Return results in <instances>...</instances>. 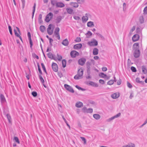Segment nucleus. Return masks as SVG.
<instances>
[{
    "instance_id": "obj_41",
    "label": "nucleus",
    "mask_w": 147,
    "mask_h": 147,
    "mask_svg": "<svg viewBox=\"0 0 147 147\" xmlns=\"http://www.w3.org/2000/svg\"><path fill=\"white\" fill-rule=\"evenodd\" d=\"M57 1L56 0H51V4L53 5H54L55 4L56 5Z\"/></svg>"
},
{
    "instance_id": "obj_34",
    "label": "nucleus",
    "mask_w": 147,
    "mask_h": 147,
    "mask_svg": "<svg viewBox=\"0 0 147 147\" xmlns=\"http://www.w3.org/2000/svg\"><path fill=\"white\" fill-rule=\"evenodd\" d=\"M99 76L100 77L102 78H104L107 76V75L103 73H101L99 74Z\"/></svg>"
},
{
    "instance_id": "obj_47",
    "label": "nucleus",
    "mask_w": 147,
    "mask_h": 147,
    "mask_svg": "<svg viewBox=\"0 0 147 147\" xmlns=\"http://www.w3.org/2000/svg\"><path fill=\"white\" fill-rule=\"evenodd\" d=\"M86 112L88 113H92L93 112V109L91 108L88 109L87 110Z\"/></svg>"
},
{
    "instance_id": "obj_1",
    "label": "nucleus",
    "mask_w": 147,
    "mask_h": 147,
    "mask_svg": "<svg viewBox=\"0 0 147 147\" xmlns=\"http://www.w3.org/2000/svg\"><path fill=\"white\" fill-rule=\"evenodd\" d=\"M83 74V70L82 69H79L78 71V74L75 75L74 78L76 80H78L81 78Z\"/></svg>"
},
{
    "instance_id": "obj_22",
    "label": "nucleus",
    "mask_w": 147,
    "mask_h": 147,
    "mask_svg": "<svg viewBox=\"0 0 147 147\" xmlns=\"http://www.w3.org/2000/svg\"><path fill=\"white\" fill-rule=\"evenodd\" d=\"M114 78L115 80H112L109 81L107 83V84L109 85H111L113 84L115 82H116V81L115 80V77H114Z\"/></svg>"
},
{
    "instance_id": "obj_53",
    "label": "nucleus",
    "mask_w": 147,
    "mask_h": 147,
    "mask_svg": "<svg viewBox=\"0 0 147 147\" xmlns=\"http://www.w3.org/2000/svg\"><path fill=\"white\" fill-rule=\"evenodd\" d=\"M78 3L82 4L84 1V0H76Z\"/></svg>"
},
{
    "instance_id": "obj_49",
    "label": "nucleus",
    "mask_w": 147,
    "mask_h": 147,
    "mask_svg": "<svg viewBox=\"0 0 147 147\" xmlns=\"http://www.w3.org/2000/svg\"><path fill=\"white\" fill-rule=\"evenodd\" d=\"M32 96L34 97H35L37 96V93L35 91L33 92H32Z\"/></svg>"
},
{
    "instance_id": "obj_23",
    "label": "nucleus",
    "mask_w": 147,
    "mask_h": 147,
    "mask_svg": "<svg viewBox=\"0 0 147 147\" xmlns=\"http://www.w3.org/2000/svg\"><path fill=\"white\" fill-rule=\"evenodd\" d=\"M62 17L61 16H59L57 17L56 20V23L57 24L59 23L61 21Z\"/></svg>"
},
{
    "instance_id": "obj_33",
    "label": "nucleus",
    "mask_w": 147,
    "mask_h": 147,
    "mask_svg": "<svg viewBox=\"0 0 147 147\" xmlns=\"http://www.w3.org/2000/svg\"><path fill=\"white\" fill-rule=\"evenodd\" d=\"M62 66L63 68L65 67L66 66V61L65 59H63L62 61Z\"/></svg>"
},
{
    "instance_id": "obj_54",
    "label": "nucleus",
    "mask_w": 147,
    "mask_h": 147,
    "mask_svg": "<svg viewBox=\"0 0 147 147\" xmlns=\"http://www.w3.org/2000/svg\"><path fill=\"white\" fill-rule=\"evenodd\" d=\"M55 37L57 38L58 40H60V36L59 34H56L55 35Z\"/></svg>"
},
{
    "instance_id": "obj_3",
    "label": "nucleus",
    "mask_w": 147,
    "mask_h": 147,
    "mask_svg": "<svg viewBox=\"0 0 147 147\" xmlns=\"http://www.w3.org/2000/svg\"><path fill=\"white\" fill-rule=\"evenodd\" d=\"M88 44L90 46H94L98 45V42L95 39H93L91 41L88 42Z\"/></svg>"
},
{
    "instance_id": "obj_13",
    "label": "nucleus",
    "mask_w": 147,
    "mask_h": 147,
    "mask_svg": "<svg viewBox=\"0 0 147 147\" xmlns=\"http://www.w3.org/2000/svg\"><path fill=\"white\" fill-rule=\"evenodd\" d=\"M140 55V51L139 50H136L134 53V56L136 58L138 57Z\"/></svg>"
},
{
    "instance_id": "obj_8",
    "label": "nucleus",
    "mask_w": 147,
    "mask_h": 147,
    "mask_svg": "<svg viewBox=\"0 0 147 147\" xmlns=\"http://www.w3.org/2000/svg\"><path fill=\"white\" fill-rule=\"evenodd\" d=\"M86 60V59L85 58H81L78 61V64L81 66H83L85 64Z\"/></svg>"
},
{
    "instance_id": "obj_42",
    "label": "nucleus",
    "mask_w": 147,
    "mask_h": 147,
    "mask_svg": "<svg viewBox=\"0 0 147 147\" xmlns=\"http://www.w3.org/2000/svg\"><path fill=\"white\" fill-rule=\"evenodd\" d=\"M39 79H40L41 82L42 83H44L45 82L43 78H42V76L41 75H39Z\"/></svg>"
},
{
    "instance_id": "obj_60",
    "label": "nucleus",
    "mask_w": 147,
    "mask_h": 147,
    "mask_svg": "<svg viewBox=\"0 0 147 147\" xmlns=\"http://www.w3.org/2000/svg\"><path fill=\"white\" fill-rule=\"evenodd\" d=\"M91 83L93 84V86H95V87H97L98 86V84L96 83L93 82H91Z\"/></svg>"
},
{
    "instance_id": "obj_12",
    "label": "nucleus",
    "mask_w": 147,
    "mask_h": 147,
    "mask_svg": "<svg viewBox=\"0 0 147 147\" xmlns=\"http://www.w3.org/2000/svg\"><path fill=\"white\" fill-rule=\"evenodd\" d=\"M140 36L138 34L134 35L132 38V39L135 42L138 40Z\"/></svg>"
},
{
    "instance_id": "obj_35",
    "label": "nucleus",
    "mask_w": 147,
    "mask_h": 147,
    "mask_svg": "<svg viewBox=\"0 0 147 147\" xmlns=\"http://www.w3.org/2000/svg\"><path fill=\"white\" fill-rule=\"evenodd\" d=\"M144 19L142 16H141L139 18V21L141 23H142L144 22Z\"/></svg>"
},
{
    "instance_id": "obj_48",
    "label": "nucleus",
    "mask_w": 147,
    "mask_h": 147,
    "mask_svg": "<svg viewBox=\"0 0 147 147\" xmlns=\"http://www.w3.org/2000/svg\"><path fill=\"white\" fill-rule=\"evenodd\" d=\"M86 67H90L91 65V63L89 61L87 62L86 63Z\"/></svg>"
},
{
    "instance_id": "obj_29",
    "label": "nucleus",
    "mask_w": 147,
    "mask_h": 147,
    "mask_svg": "<svg viewBox=\"0 0 147 147\" xmlns=\"http://www.w3.org/2000/svg\"><path fill=\"white\" fill-rule=\"evenodd\" d=\"M45 27L43 25L41 26L40 27V30L41 32H44L45 30Z\"/></svg>"
},
{
    "instance_id": "obj_58",
    "label": "nucleus",
    "mask_w": 147,
    "mask_h": 147,
    "mask_svg": "<svg viewBox=\"0 0 147 147\" xmlns=\"http://www.w3.org/2000/svg\"><path fill=\"white\" fill-rule=\"evenodd\" d=\"M76 87L79 90H84V89L83 88L79 86H78V85H76Z\"/></svg>"
},
{
    "instance_id": "obj_44",
    "label": "nucleus",
    "mask_w": 147,
    "mask_h": 147,
    "mask_svg": "<svg viewBox=\"0 0 147 147\" xmlns=\"http://www.w3.org/2000/svg\"><path fill=\"white\" fill-rule=\"evenodd\" d=\"M41 65L42 67V68L43 70L46 73H47L46 69H45V67L43 63H41Z\"/></svg>"
},
{
    "instance_id": "obj_61",
    "label": "nucleus",
    "mask_w": 147,
    "mask_h": 147,
    "mask_svg": "<svg viewBox=\"0 0 147 147\" xmlns=\"http://www.w3.org/2000/svg\"><path fill=\"white\" fill-rule=\"evenodd\" d=\"M121 80H118L117 82V84L118 85H120L121 84Z\"/></svg>"
},
{
    "instance_id": "obj_7",
    "label": "nucleus",
    "mask_w": 147,
    "mask_h": 147,
    "mask_svg": "<svg viewBox=\"0 0 147 147\" xmlns=\"http://www.w3.org/2000/svg\"><path fill=\"white\" fill-rule=\"evenodd\" d=\"M121 115V113H119L117 114L116 115L111 117V118L108 119H107V122H109L112 120H113L115 118H117L119 117Z\"/></svg>"
},
{
    "instance_id": "obj_17",
    "label": "nucleus",
    "mask_w": 147,
    "mask_h": 147,
    "mask_svg": "<svg viewBox=\"0 0 147 147\" xmlns=\"http://www.w3.org/2000/svg\"><path fill=\"white\" fill-rule=\"evenodd\" d=\"M48 57L50 59H53L54 60L55 59V56L52 53L50 52L47 54Z\"/></svg>"
},
{
    "instance_id": "obj_19",
    "label": "nucleus",
    "mask_w": 147,
    "mask_h": 147,
    "mask_svg": "<svg viewBox=\"0 0 147 147\" xmlns=\"http://www.w3.org/2000/svg\"><path fill=\"white\" fill-rule=\"evenodd\" d=\"M62 44L65 46H67L69 44L68 41L67 39H65L63 40Z\"/></svg>"
},
{
    "instance_id": "obj_43",
    "label": "nucleus",
    "mask_w": 147,
    "mask_h": 147,
    "mask_svg": "<svg viewBox=\"0 0 147 147\" xmlns=\"http://www.w3.org/2000/svg\"><path fill=\"white\" fill-rule=\"evenodd\" d=\"M131 69L132 71L135 72H136V68L133 66H132L131 68Z\"/></svg>"
},
{
    "instance_id": "obj_16",
    "label": "nucleus",
    "mask_w": 147,
    "mask_h": 147,
    "mask_svg": "<svg viewBox=\"0 0 147 147\" xmlns=\"http://www.w3.org/2000/svg\"><path fill=\"white\" fill-rule=\"evenodd\" d=\"M69 4L72 7L74 8H77L79 6L78 3L76 2H71Z\"/></svg>"
},
{
    "instance_id": "obj_51",
    "label": "nucleus",
    "mask_w": 147,
    "mask_h": 147,
    "mask_svg": "<svg viewBox=\"0 0 147 147\" xmlns=\"http://www.w3.org/2000/svg\"><path fill=\"white\" fill-rule=\"evenodd\" d=\"M133 46L136 47V49H138L139 47V44L138 43H136L134 44Z\"/></svg>"
},
{
    "instance_id": "obj_11",
    "label": "nucleus",
    "mask_w": 147,
    "mask_h": 147,
    "mask_svg": "<svg viewBox=\"0 0 147 147\" xmlns=\"http://www.w3.org/2000/svg\"><path fill=\"white\" fill-rule=\"evenodd\" d=\"M27 35L30 45V47L31 48L33 45V43L31 39V36L30 33L29 32H28Z\"/></svg>"
},
{
    "instance_id": "obj_21",
    "label": "nucleus",
    "mask_w": 147,
    "mask_h": 147,
    "mask_svg": "<svg viewBox=\"0 0 147 147\" xmlns=\"http://www.w3.org/2000/svg\"><path fill=\"white\" fill-rule=\"evenodd\" d=\"M75 106L77 107L80 108L83 106V104L82 102H79L76 103Z\"/></svg>"
},
{
    "instance_id": "obj_52",
    "label": "nucleus",
    "mask_w": 147,
    "mask_h": 147,
    "mask_svg": "<svg viewBox=\"0 0 147 147\" xmlns=\"http://www.w3.org/2000/svg\"><path fill=\"white\" fill-rule=\"evenodd\" d=\"M38 71H39V72L40 74H42V72L41 70L40 66L39 64L38 65Z\"/></svg>"
},
{
    "instance_id": "obj_59",
    "label": "nucleus",
    "mask_w": 147,
    "mask_h": 147,
    "mask_svg": "<svg viewBox=\"0 0 147 147\" xmlns=\"http://www.w3.org/2000/svg\"><path fill=\"white\" fill-rule=\"evenodd\" d=\"M81 138L82 139L83 141H84V144H86V141L85 138H84L83 137H81Z\"/></svg>"
},
{
    "instance_id": "obj_38",
    "label": "nucleus",
    "mask_w": 147,
    "mask_h": 147,
    "mask_svg": "<svg viewBox=\"0 0 147 147\" xmlns=\"http://www.w3.org/2000/svg\"><path fill=\"white\" fill-rule=\"evenodd\" d=\"M36 3H34V5L33 7V12H32V17L33 18L34 13V12L35 11V9L36 7Z\"/></svg>"
},
{
    "instance_id": "obj_31",
    "label": "nucleus",
    "mask_w": 147,
    "mask_h": 147,
    "mask_svg": "<svg viewBox=\"0 0 147 147\" xmlns=\"http://www.w3.org/2000/svg\"><path fill=\"white\" fill-rule=\"evenodd\" d=\"M6 116L9 123H11V117L10 115L9 114H7L6 115Z\"/></svg>"
},
{
    "instance_id": "obj_56",
    "label": "nucleus",
    "mask_w": 147,
    "mask_h": 147,
    "mask_svg": "<svg viewBox=\"0 0 147 147\" xmlns=\"http://www.w3.org/2000/svg\"><path fill=\"white\" fill-rule=\"evenodd\" d=\"M99 82L100 83L103 84L105 83V81L102 80L100 79L99 81Z\"/></svg>"
},
{
    "instance_id": "obj_55",
    "label": "nucleus",
    "mask_w": 147,
    "mask_h": 147,
    "mask_svg": "<svg viewBox=\"0 0 147 147\" xmlns=\"http://www.w3.org/2000/svg\"><path fill=\"white\" fill-rule=\"evenodd\" d=\"M127 86L129 88H132V86L130 83H129V82H127Z\"/></svg>"
},
{
    "instance_id": "obj_18",
    "label": "nucleus",
    "mask_w": 147,
    "mask_h": 147,
    "mask_svg": "<svg viewBox=\"0 0 147 147\" xmlns=\"http://www.w3.org/2000/svg\"><path fill=\"white\" fill-rule=\"evenodd\" d=\"M56 6L57 7H64L65 5L62 2H57L56 3Z\"/></svg>"
},
{
    "instance_id": "obj_46",
    "label": "nucleus",
    "mask_w": 147,
    "mask_h": 147,
    "mask_svg": "<svg viewBox=\"0 0 147 147\" xmlns=\"http://www.w3.org/2000/svg\"><path fill=\"white\" fill-rule=\"evenodd\" d=\"M57 56L58 57L57 59L59 61H61L62 58V57L61 55H59L58 54H57Z\"/></svg>"
},
{
    "instance_id": "obj_6",
    "label": "nucleus",
    "mask_w": 147,
    "mask_h": 147,
    "mask_svg": "<svg viewBox=\"0 0 147 147\" xmlns=\"http://www.w3.org/2000/svg\"><path fill=\"white\" fill-rule=\"evenodd\" d=\"M79 55V53L75 51H72L70 53V55L72 58H74Z\"/></svg>"
},
{
    "instance_id": "obj_24",
    "label": "nucleus",
    "mask_w": 147,
    "mask_h": 147,
    "mask_svg": "<svg viewBox=\"0 0 147 147\" xmlns=\"http://www.w3.org/2000/svg\"><path fill=\"white\" fill-rule=\"evenodd\" d=\"M66 11L68 13L71 14L73 13V10L71 8H67Z\"/></svg>"
},
{
    "instance_id": "obj_63",
    "label": "nucleus",
    "mask_w": 147,
    "mask_h": 147,
    "mask_svg": "<svg viewBox=\"0 0 147 147\" xmlns=\"http://www.w3.org/2000/svg\"><path fill=\"white\" fill-rule=\"evenodd\" d=\"M144 12L146 13H147V6L144 9Z\"/></svg>"
},
{
    "instance_id": "obj_10",
    "label": "nucleus",
    "mask_w": 147,
    "mask_h": 147,
    "mask_svg": "<svg viewBox=\"0 0 147 147\" xmlns=\"http://www.w3.org/2000/svg\"><path fill=\"white\" fill-rule=\"evenodd\" d=\"M52 67L54 71L57 72L58 71V67L56 63H53L52 65Z\"/></svg>"
},
{
    "instance_id": "obj_15",
    "label": "nucleus",
    "mask_w": 147,
    "mask_h": 147,
    "mask_svg": "<svg viewBox=\"0 0 147 147\" xmlns=\"http://www.w3.org/2000/svg\"><path fill=\"white\" fill-rule=\"evenodd\" d=\"M82 47V45L81 43L77 44L74 46V48L76 49H81Z\"/></svg>"
},
{
    "instance_id": "obj_26",
    "label": "nucleus",
    "mask_w": 147,
    "mask_h": 147,
    "mask_svg": "<svg viewBox=\"0 0 147 147\" xmlns=\"http://www.w3.org/2000/svg\"><path fill=\"white\" fill-rule=\"evenodd\" d=\"M142 69L143 73L145 74H146L147 73V70L146 68V67L145 66H142Z\"/></svg>"
},
{
    "instance_id": "obj_5",
    "label": "nucleus",
    "mask_w": 147,
    "mask_h": 147,
    "mask_svg": "<svg viewBox=\"0 0 147 147\" xmlns=\"http://www.w3.org/2000/svg\"><path fill=\"white\" fill-rule=\"evenodd\" d=\"M64 86L65 88L66 89L68 90V91L71 93L74 92V91L73 90V89L69 85L67 84H65L64 85Z\"/></svg>"
},
{
    "instance_id": "obj_9",
    "label": "nucleus",
    "mask_w": 147,
    "mask_h": 147,
    "mask_svg": "<svg viewBox=\"0 0 147 147\" xmlns=\"http://www.w3.org/2000/svg\"><path fill=\"white\" fill-rule=\"evenodd\" d=\"M89 16V14L86 13L85 14V16H83L82 18V20L83 22H86L88 20V16Z\"/></svg>"
},
{
    "instance_id": "obj_62",
    "label": "nucleus",
    "mask_w": 147,
    "mask_h": 147,
    "mask_svg": "<svg viewBox=\"0 0 147 147\" xmlns=\"http://www.w3.org/2000/svg\"><path fill=\"white\" fill-rule=\"evenodd\" d=\"M102 71H106L107 70V68L106 67H102Z\"/></svg>"
},
{
    "instance_id": "obj_20",
    "label": "nucleus",
    "mask_w": 147,
    "mask_h": 147,
    "mask_svg": "<svg viewBox=\"0 0 147 147\" xmlns=\"http://www.w3.org/2000/svg\"><path fill=\"white\" fill-rule=\"evenodd\" d=\"M119 96V94L115 93L112 94L111 95V97L113 99H116L118 98Z\"/></svg>"
},
{
    "instance_id": "obj_50",
    "label": "nucleus",
    "mask_w": 147,
    "mask_h": 147,
    "mask_svg": "<svg viewBox=\"0 0 147 147\" xmlns=\"http://www.w3.org/2000/svg\"><path fill=\"white\" fill-rule=\"evenodd\" d=\"M8 28L10 34L12 35V29L10 26H8Z\"/></svg>"
},
{
    "instance_id": "obj_57",
    "label": "nucleus",
    "mask_w": 147,
    "mask_h": 147,
    "mask_svg": "<svg viewBox=\"0 0 147 147\" xmlns=\"http://www.w3.org/2000/svg\"><path fill=\"white\" fill-rule=\"evenodd\" d=\"M74 18L76 20H79L80 19V18L79 16H74Z\"/></svg>"
},
{
    "instance_id": "obj_25",
    "label": "nucleus",
    "mask_w": 147,
    "mask_h": 147,
    "mask_svg": "<svg viewBox=\"0 0 147 147\" xmlns=\"http://www.w3.org/2000/svg\"><path fill=\"white\" fill-rule=\"evenodd\" d=\"M98 53V50L97 48H94L93 50V53L94 55H96Z\"/></svg>"
},
{
    "instance_id": "obj_30",
    "label": "nucleus",
    "mask_w": 147,
    "mask_h": 147,
    "mask_svg": "<svg viewBox=\"0 0 147 147\" xmlns=\"http://www.w3.org/2000/svg\"><path fill=\"white\" fill-rule=\"evenodd\" d=\"M87 26L88 27H91L92 26H94V24L93 22L90 21L88 22L87 24Z\"/></svg>"
},
{
    "instance_id": "obj_36",
    "label": "nucleus",
    "mask_w": 147,
    "mask_h": 147,
    "mask_svg": "<svg viewBox=\"0 0 147 147\" xmlns=\"http://www.w3.org/2000/svg\"><path fill=\"white\" fill-rule=\"evenodd\" d=\"M86 34L87 35V37L89 38L92 35V34L91 32L88 31Z\"/></svg>"
},
{
    "instance_id": "obj_32",
    "label": "nucleus",
    "mask_w": 147,
    "mask_h": 147,
    "mask_svg": "<svg viewBox=\"0 0 147 147\" xmlns=\"http://www.w3.org/2000/svg\"><path fill=\"white\" fill-rule=\"evenodd\" d=\"M127 147H135V145L134 143L130 142L126 145Z\"/></svg>"
},
{
    "instance_id": "obj_40",
    "label": "nucleus",
    "mask_w": 147,
    "mask_h": 147,
    "mask_svg": "<svg viewBox=\"0 0 147 147\" xmlns=\"http://www.w3.org/2000/svg\"><path fill=\"white\" fill-rule=\"evenodd\" d=\"M81 41V39L79 37H77L75 39V41L76 42H79Z\"/></svg>"
},
{
    "instance_id": "obj_37",
    "label": "nucleus",
    "mask_w": 147,
    "mask_h": 147,
    "mask_svg": "<svg viewBox=\"0 0 147 147\" xmlns=\"http://www.w3.org/2000/svg\"><path fill=\"white\" fill-rule=\"evenodd\" d=\"M14 140L18 144H20V141L19 140L18 138L16 136L14 137Z\"/></svg>"
},
{
    "instance_id": "obj_14",
    "label": "nucleus",
    "mask_w": 147,
    "mask_h": 147,
    "mask_svg": "<svg viewBox=\"0 0 147 147\" xmlns=\"http://www.w3.org/2000/svg\"><path fill=\"white\" fill-rule=\"evenodd\" d=\"M0 99L2 103H4L6 102V100L4 96L2 94L0 95Z\"/></svg>"
},
{
    "instance_id": "obj_39",
    "label": "nucleus",
    "mask_w": 147,
    "mask_h": 147,
    "mask_svg": "<svg viewBox=\"0 0 147 147\" xmlns=\"http://www.w3.org/2000/svg\"><path fill=\"white\" fill-rule=\"evenodd\" d=\"M140 79L138 78H137L136 79V82L140 84H142L143 82L141 81L140 80Z\"/></svg>"
},
{
    "instance_id": "obj_28",
    "label": "nucleus",
    "mask_w": 147,
    "mask_h": 147,
    "mask_svg": "<svg viewBox=\"0 0 147 147\" xmlns=\"http://www.w3.org/2000/svg\"><path fill=\"white\" fill-rule=\"evenodd\" d=\"M93 117L95 119L98 120L99 119L100 117V115L98 114H94L93 115Z\"/></svg>"
},
{
    "instance_id": "obj_4",
    "label": "nucleus",
    "mask_w": 147,
    "mask_h": 147,
    "mask_svg": "<svg viewBox=\"0 0 147 147\" xmlns=\"http://www.w3.org/2000/svg\"><path fill=\"white\" fill-rule=\"evenodd\" d=\"M53 25L52 24H50L48 26V27L47 28V32L48 34L49 35H52L53 31V28H52V27L53 26Z\"/></svg>"
},
{
    "instance_id": "obj_2",
    "label": "nucleus",
    "mask_w": 147,
    "mask_h": 147,
    "mask_svg": "<svg viewBox=\"0 0 147 147\" xmlns=\"http://www.w3.org/2000/svg\"><path fill=\"white\" fill-rule=\"evenodd\" d=\"M53 16V14L52 13H49L46 16L45 21L47 22H49L52 19Z\"/></svg>"
},
{
    "instance_id": "obj_45",
    "label": "nucleus",
    "mask_w": 147,
    "mask_h": 147,
    "mask_svg": "<svg viewBox=\"0 0 147 147\" xmlns=\"http://www.w3.org/2000/svg\"><path fill=\"white\" fill-rule=\"evenodd\" d=\"M62 118H63L64 121L65 122V123H66V124H67V125L69 127V128H70V125L68 124L67 121H66V119L64 118V117L63 116H62Z\"/></svg>"
},
{
    "instance_id": "obj_64",
    "label": "nucleus",
    "mask_w": 147,
    "mask_h": 147,
    "mask_svg": "<svg viewBox=\"0 0 147 147\" xmlns=\"http://www.w3.org/2000/svg\"><path fill=\"white\" fill-rule=\"evenodd\" d=\"M14 31L15 34V35L16 36H18V35L19 34L18 33V32L15 29L14 30Z\"/></svg>"
},
{
    "instance_id": "obj_27",
    "label": "nucleus",
    "mask_w": 147,
    "mask_h": 147,
    "mask_svg": "<svg viewBox=\"0 0 147 147\" xmlns=\"http://www.w3.org/2000/svg\"><path fill=\"white\" fill-rule=\"evenodd\" d=\"M60 30L59 28V27H57L55 28L54 32V35L56 34H59V31Z\"/></svg>"
}]
</instances>
